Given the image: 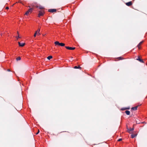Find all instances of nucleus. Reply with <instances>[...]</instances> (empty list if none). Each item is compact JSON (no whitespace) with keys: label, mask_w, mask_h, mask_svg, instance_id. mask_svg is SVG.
Instances as JSON below:
<instances>
[{"label":"nucleus","mask_w":147,"mask_h":147,"mask_svg":"<svg viewBox=\"0 0 147 147\" xmlns=\"http://www.w3.org/2000/svg\"><path fill=\"white\" fill-rule=\"evenodd\" d=\"M7 71H10V70L9 69H8L7 70Z\"/></svg>","instance_id":"nucleus-24"},{"label":"nucleus","mask_w":147,"mask_h":147,"mask_svg":"<svg viewBox=\"0 0 147 147\" xmlns=\"http://www.w3.org/2000/svg\"><path fill=\"white\" fill-rule=\"evenodd\" d=\"M74 68H75V69H81V67L79 66H78V67L77 66H75L74 67Z\"/></svg>","instance_id":"nucleus-15"},{"label":"nucleus","mask_w":147,"mask_h":147,"mask_svg":"<svg viewBox=\"0 0 147 147\" xmlns=\"http://www.w3.org/2000/svg\"><path fill=\"white\" fill-rule=\"evenodd\" d=\"M40 30V29H38L36 31H37V33H38L39 34V35L40 34V33H39Z\"/></svg>","instance_id":"nucleus-19"},{"label":"nucleus","mask_w":147,"mask_h":147,"mask_svg":"<svg viewBox=\"0 0 147 147\" xmlns=\"http://www.w3.org/2000/svg\"><path fill=\"white\" fill-rule=\"evenodd\" d=\"M18 43L19 46L21 47H23L25 45V44L24 43H21L20 42H18Z\"/></svg>","instance_id":"nucleus-7"},{"label":"nucleus","mask_w":147,"mask_h":147,"mask_svg":"<svg viewBox=\"0 0 147 147\" xmlns=\"http://www.w3.org/2000/svg\"><path fill=\"white\" fill-rule=\"evenodd\" d=\"M44 13V12L43 11H39V13L38 14V17H40V16H42Z\"/></svg>","instance_id":"nucleus-2"},{"label":"nucleus","mask_w":147,"mask_h":147,"mask_svg":"<svg viewBox=\"0 0 147 147\" xmlns=\"http://www.w3.org/2000/svg\"><path fill=\"white\" fill-rule=\"evenodd\" d=\"M137 108H138L137 106L134 107H133L131 108V109L133 110H136L137 109Z\"/></svg>","instance_id":"nucleus-14"},{"label":"nucleus","mask_w":147,"mask_h":147,"mask_svg":"<svg viewBox=\"0 0 147 147\" xmlns=\"http://www.w3.org/2000/svg\"><path fill=\"white\" fill-rule=\"evenodd\" d=\"M125 113L127 115H129L130 113V112L126 110L125 111Z\"/></svg>","instance_id":"nucleus-13"},{"label":"nucleus","mask_w":147,"mask_h":147,"mask_svg":"<svg viewBox=\"0 0 147 147\" xmlns=\"http://www.w3.org/2000/svg\"><path fill=\"white\" fill-rule=\"evenodd\" d=\"M136 60L139 61L141 63H143L144 61L142 59H141L139 57H138V58L136 59Z\"/></svg>","instance_id":"nucleus-9"},{"label":"nucleus","mask_w":147,"mask_h":147,"mask_svg":"<svg viewBox=\"0 0 147 147\" xmlns=\"http://www.w3.org/2000/svg\"><path fill=\"white\" fill-rule=\"evenodd\" d=\"M134 130V128H131L129 129H127V132L129 133L130 134L131 133V132L133 131Z\"/></svg>","instance_id":"nucleus-6"},{"label":"nucleus","mask_w":147,"mask_h":147,"mask_svg":"<svg viewBox=\"0 0 147 147\" xmlns=\"http://www.w3.org/2000/svg\"><path fill=\"white\" fill-rule=\"evenodd\" d=\"M21 58L20 57H17L16 58V60L17 61H19V60H21Z\"/></svg>","instance_id":"nucleus-17"},{"label":"nucleus","mask_w":147,"mask_h":147,"mask_svg":"<svg viewBox=\"0 0 147 147\" xmlns=\"http://www.w3.org/2000/svg\"><path fill=\"white\" fill-rule=\"evenodd\" d=\"M33 9L32 8H30L25 13V14L26 15H28L30 12H31L32 11Z\"/></svg>","instance_id":"nucleus-4"},{"label":"nucleus","mask_w":147,"mask_h":147,"mask_svg":"<svg viewBox=\"0 0 147 147\" xmlns=\"http://www.w3.org/2000/svg\"><path fill=\"white\" fill-rule=\"evenodd\" d=\"M6 9H9V7H7L6 8Z\"/></svg>","instance_id":"nucleus-26"},{"label":"nucleus","mask_w":147,"mask_h":147,"mask_svg":"<svg viewBox=\"0 0 147 147\" xmlns=\"http://www.w3.org/2000/svg\"><path fill=\"white\" fill-rule=\"evenodd\" d=\"M54 44L55 45L63 47L65 46V44L63 43H60L59 41H56L55 42Z\"/></svg>","instance_id":"nucleus-1"},{"label":"nucleus","mask_w":147,"mask_h":147,"mask_svg":"<svg viewBox=\"0 0 147 147\" xmlns=\"http://www.w3.org/2000/svg\"><path fill=\"white\" fill-rule=\"evenodd\" d=\"M143 42V41H141L138 45L137 47L139 49H140V46L142 43Z\"/></svg>","instance_id":"nucleus-11"},{"label":"nucleus","mask_w":147,"mask_h":147,"mask_svg":"<svg viewBox=\"0 0 147 147\" xmlns=\"http://www.w3.org/2000/svg\"><path fill=\"white\" fill-rule=\"evenodd\" d=\"M36 7L37 8H39L40 9H42L44 8L43 7L41 6L40 5L39 6L38 5H36Z\"/></svg>","instance_id":"nucleus-10"},{"label":"nucleus","mask_w":147,"mask_h":147,"mask_svg":"<svg viewBox=\"0 0 147 147\" xmlns=\"http://www.w3.org/2000/svg\"><path fill=\"white\" fill-rule=\"evenodd\" d=\"M38 34V33H37V31H36L34 35V37H35L36 36V34Z\"/></svg>","instance_id":"nucleus-18"},{"label":"nucleus","mask_w":147,"mask_h":147,"mask_svg":"<svg viewBox=\"0 0 147 147\" xmlns=\"http://www.w3.org/2000/svg\"><path fill=\"white\" fill-rule=\"evenodd\" d=\"M137 134H132L131 135V137L132 138H134L135 137L137 136Z\"/></svg>","instance_id":"nucleus-12"},{"label":"nucleus","mask_w":147,"mask_h":147,"mask_svg":"<svg viewBox=\"0 0 147 147\" xmlns=\"http://www.w3.org/2000/svg\"><path fill=\"white\" fill-rule=\"evenodd\" d=\"M39 130H38V132H37V133L36 134V135L38 134L39 133Z\"/></svg>","instance_id":"nucleus-23"},{"label":"nucleus","mask_w":147,"mask_h":147,"mask_svg":"<svg viewBox=\"0 0 147 147\" xmlns=\"http://www.w3.org/2000/svg\"><path fill=\"white\" fill-rule=\"evenodd\" d=\"M56 11L55 9H50L48 10V11L51 12H54Z\"/></svg>","instance_id":"nucleus-5"},{"label":"nucleus","mask_w":147,"mask_h":147,"mask_svg":"<svg viewBox=\"0 0 147 147\" xmlns=\"http://www.w3.org/2000/svg\"><path fill=\"white\" fill-rule=\"evenodd\" d=\"M130 109V108L129 107H127V108H126L125 109H125H127V110H128V109Z\"/></svg>","instance_id":"nucleus-21"},{"label":"nucleus","mask_w":147,"mask_h":147,"mask_svg":"<svg viewBox=\"0 0 147 147\" xmlns=\"http://www.w3.org/2000/svg\"><path fill=\"white\" fill-rule=\"evenodd\" d=\"M132 4V3L131 1H129L126 3V5L128 6H130Z\"/></svg>","instance_id":"nucleus-8"},{"label":"nucleus","mask_w":147,"mask_h":147,"mask_svg":"<svg viewBox=\"0 0 147 147\" xmlns=\"http://www.w3.org/2000/svg\"><path fill=\"white\" fill-rule=\"evenodd\" d=\"M53 58V57L52 56L50 55L48 56L47 57V58L49 60H50V59H52Z\"/></svg>","instance_id":"nucleus-16"},{"label":"nucleus","mask_w":147,"mask_h":147,"mask_svg":"<svg viewBox=\"0 0 147 147\" xmlns=\"http://www.w3.org/2000/svg\"><path fill=\"white\" fill-rule=\"evenodd\" d=\"M122 140V139H121V138H120V139H119L118 140V141L119 142V141H121V140Z\"/></svg>","instance_id":"nucleus-20"},{"label":"nucleus","mask_w":147,"mask_h":147,"mask_svg":"<svg viewBox=\"0 0 147 147\" xmlns=\"http://www.w3.org/2000/svg\"><path fill=\"white\" fill-rule=\"evenodd\" d=\"M119 58L120 59V60L121 59V57H120Z\"/></svg>","instance_id":"nucleus-25"},{"label":"nucleus","mask_w":147,"mask_h":147,"mask_svg":"<svg viewBox=\"0 0 147 147\" xmlns=\"http://www.w3.org/2000/svg\"><path fill=\"white\" fill-rule=\"evenodd\" d=\"M20 38V37L18 35V36L17 37V38L18 39V38Z\"/></svg>","instance_id":"nucleus-22"},{"label":"nucleus","mask_w":147,"mask_h":147,"mask_svg":"<svg viewBox=\"0 0 147 147\" xmlns=\"http://www.w3.org/2000/svg\"><path fill=\"white\" fill-rule=\"evenodd\" d=\"M65 48L68 50H74L75 49V47H65Z\"/></svg>","instance_id":"nucleus-3"}]
</instances>
